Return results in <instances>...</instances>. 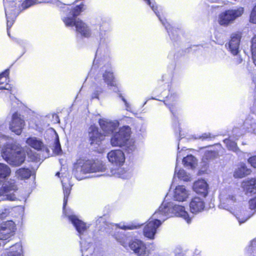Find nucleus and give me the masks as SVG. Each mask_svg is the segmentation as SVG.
<instances>
[{
	"label": "nucleus",
	"instance_id": "nucleus-1",
	"mask_svg": "<svg viewBox=\"0 0 256 256\" xmlns=\"http://www.w3.org/2000/svg\"><path fill=\"white\" fill-rule=\"evenodd\" d=\"M100 46L94 60L88 76L94 77L96 86V90L92 94V98H98L106 85L114 92H120L116 81L110 60V50L108 44L111 41L110 34L106 31L100 32Z\"/></svg>",
	"mask_w": 256,
	"mask_h": 256
},
{
	"label": "nucleus",
	"instance_id": "nucleus-2",
	"mask_svg": "<svg viewBox=\"0 0 256 256\" xmlns=\"http://www.w3.org/2000/svg\"><path fill=\"white\" fill-rule=\"evenodd\" d=\"M174 216L182 218L188 223L191 221L188 214L186 211L184 206L176 204L174 202L164 201L144 226V236L150 240H154L157 229L162 222L168 218Z\"/></svg>",
	"mask_w": 256,
	"mask_h": 256
},
{
	"label": "nucleus",
	"instance_id": "nucleus-3",
	"mask_svg": "<svg viewBox=\"0 0 256 256\" xmlns=\"http://www.w3.org/2000/svg\"><path fill=\"white\" fill-rule=\"evenodd\" d=\"M86 8V6L83 2L72 6L66 16L62 17V20L66 26H75L77 34L81 37L88 38L92 34L90 26L79 18H77Z\"/></svg>",
	"mask_w": 256,
	"mask_h": 256
},
{
	"label": "nucleus",
	"instance_id": "nucleus-4",
	"mask_svg": "<svg viewBox=\"0 0 256 256\" xmlns=\"http://www.w3.org/2000/svg\"><path fill=\"white\" fill-rule=\"evenodd\" d=\"M39 0H3L7 24V32L14 24L16 17L24 10L41 2Z\"/></svg>",
	"mask_w": 256,
	"mask_h": 256
},
{
	"label": "nucleus",
	"instance_id": "nucleus-5",
	"mask_svg": "<svg viewBox=\"0 0 256 256\" xmlns=\"http://www.w3.org/2000/svg\"><path fill=\"white\" fill-rule=\"evenodd\" d=\"M2 140L6 142L2 149V158L10 164L19 166L25 160L26 154L21 148L14 139L4 136Z\"/></svg>",
	"mask_w": 256,
	"mask_h": 256
},
{
	"label": "nucleus",
	"instance_id": "nucleus-6",
	"mask_svg": "<svg viewBox=\"0 0 256 256\" xmlns=\"http://www.w3.org/2000/svg\"><path fill=\"white\" fill-rule=\"evenodd\" d=\"M106 169V165L101 162L79 159L74 164L72 174L80 180L86 178V174L104 172Z\"/></svg>",
	"mask_w": 256,
	"mask_h": 256
},
{
	"label": "nucleus",
	"instance_id": "nucleus-7",
	"mask_svg": "<svg viewBox=\"0 0 256 256\" xmlns=\"http://www.w3.org/2000/svg\"><path fill=\"white\" fill-rule=\"evenodd\" d=\"M131 129L128 126H124L118 132L114 133L110 138L112 146L123 148L128 153L132 152L136 150L134 142L130 138Z\"/></svg>",
	"mask_w": 256,
	"mask_h": 256
},
{
	"label": "nucleus",
	"instance_id": "nucleus-8",
	"mask_svg": "<svg viewBox=\"0 0 256 256\" xmlns=\"http://www.w3.org/2000/svg\"><path fill=\"white\" fill-rule=\"evenodd\" d=\"M64 190V206H63V212L64 214L68 218L70 222H72L73 226L75 227L76 231L78 233L79 236L81 240L82 236L85 232L87 228L89 227L86 224L80 220L74 212L70 210H67L66 209V205L68 202V196L70 192L71 186L70 184L64 182V179L63 178L61 180Z\"/></svg>",
	"mask_w": 256,
	"mask_h": 256
},
{
	"label": "nucleus",
	"instance_id": "nucleus-9",
	"mask_svg": "<svg viewBox=\"0 0 256 256\" xmlns=\"http://www.w3.org/2000/svg\"><path fill=\"white\" fill-rule=\"evenodd\" d=\"M220 204L219 207L224 209L230 213L234 212L238 206V201L234 190L230 188L222 190L220 194Z\"/></svg>",
	"mask_w": 256,
	"mask_h": 256
},
{
	"label": "nucleus",
	"instance_id": "nucleus-10",
	"mask_svg": "<svg viewBox=\"0 0 256 256\" xmlns=\"http://www.w3.org/2000/svg\"><path fill=\"white\" fill-rule=\"evenodd\" d=\"M244 12V8L240 6L226 10L219 14L218 22L221 26H228L241 16Z\"/></svg>",
	"mask_w": 256,
	"mask_h": 256
},
{
	"label": "nucleus",
	"instance_id": "nucleus-11",
	"mask_svg": "<svg viewBox=\"0 0 256 256\" xmlns=\"http://www.w3.org/2000/svg\"><path fill=\"white\" fill-rule=\"evenodd\" d=\"M18 186L14 180H5L0 188V201L10 200H16L15 192L18 190Z\"/></svg>",
	"mask_w": 256,
	"mask_h": 256
},
{
	"label": "nucleus",
	"instance_id": "nucleus-12",
	"mask_svg": "<svg viewBox=\"0 0 256 256\" xmlns=\"http://www.w3.org/2000/svg\"><path fill=\"white\" fill-rule=\"evenodd\" d=\"M144 0L151 7L152 10L158 17L160 22L163 26H164L170 38L172 40H174L176 39V36L178 34V30L172 28L167 22L166 20L163 16V12L162 8L154 4H152L150 0Z\"/></svg>",
	"mask_w": 256,
	"mask_h": 256
},
{
	"label": "nucleus",
	"instance_id": "nucleus-13",
	"mask_svg": "<svg viewBox=\"0 0 256 256\" xmlns=\"http://www.w3.org/2000/svg\"><path fill=\"white\" fill-rule=\"evenodd\" d=\"M105 225L107 226L106 228V232H107L111 233L112 231L110 230V228L114 230L116 232L114 234V236L116 240L119 242L122 246H126L128 240V238L130 236H128L124 232H120V229L122 230H132L136 228L134 226H126L124 225L120 226V224H106Z\"/></svg>",
	"mask_w": 256,
	"mask_h": 256
},
{
	"label": "nucleus",
	"instance_id": "nucleus-14",
	"mask_svg": "<svg viewBox=\"0 0 256 256\" xmlns=\"http://www.w3.org/2000/svg\"><path fill=\"white\" fill-rule=\"evenodd\" d=\"M179 96L176 92L173 90H169V94L166 96L164 100L165 105L169 108L172 114L174 119V122L176 125L178 120L176 112L178 110V104Z\"/></svg>",
	"mask_w": 256,
	"mask_h": 256
},
{
	"label": "nucleus",
	"instance_id": "nucleus-15",
	"mask_svg": "<svg viewBox=\"0 0 256 256\" xmlns=\"http://www.w3.org/2000/svg\"><path fill=\"white\" fill-rule=\"evenodd\" d=\"M25 126L23 116L18 112L13 114L10 123V130L16 134L20 135Z\"/></svg>",
	"mask_w": 256,
	"mask_h": 256
},
{
	"label": "nucleus",
	"instance_id": "nucleus-16",
	"mask_svg": "<svg viewBox=\"0 0 256 256\" xmlns=\"http://www.w3.org/2000/svg\"><path fill=\"white\" fill-rule=\"evenodd\" d=\"M107 158L110 162L119 166L124 164L126 160L124 154L120 150H110L107 154Z\"/></svg>",
	"mask_w": 256,
	"mask_h": 256
},
{
	"label": "nucleus",
	"instance_id": "nucleus-17",
	"mask_svg": "<svg viewBox=\"0 0 256 256\" xmlns=\"http://www.w3.org/2000/svg\"><path fill=\"white\" fill-rule=\"evenodd\" d=\"M241 36L239 34H232L229 42L226 44V49L233 55H238L240 52Z\"/></svg>",
	"mask_w": 256,
	"mask_h": 256
},
{
	"label": "nucleus",
	"instance_id": "nucleus-18",
	"mask_svg": "<svg viewBox=\"0 0 256 256\" xmlns=\"http://www.w3.org/2000/svg\"><path fill=\"white\" fill-rule=\"evenodd\" d=\"M249 210H245L240 206L238 203V206L236 208L234 212L232 214L235 216L240 224H241L246 222L255 213V209Z\"/></svg>",
	"mask_w": 256,
	"mask_h": 256
},
{
	"label": "nucleus",
	"instance_id": "nucleus-19",
	"mask_svg": "<svg viewBox=\"0 0 256 256\" xmlns=\"http://www.w3.org/2000/svg\"><path fill=\"white\" fill-rule=\"evenodd\" d=\"M98 122L102 130L106 135L114 133L115 130L120 125L119 122L117 120H110L102 118L100 119Z\"/></svg>",
	"mask_w": 256,
	"mask_h": 256
},
{
	"label": "nucleus",
	"instance_id": "nucleus-20",
	"mask_svg": "<svg viewBox=\"0 0 256 256\" xmlns=\"http://www.w3.org/2000/svg\"><path fill=\"white\" fill-rule=\"evenodd\" d=\"M129 246L138 256H146L148 254L146 244L140 240L136 239L130 242Z\"/></svg>",
	"mask_w": 256,
	"mask_h": 256
},
{
	"label": "nucleus",
	"instance_id": "nucleus-21",
	"mask_svg": "<svg viewBox=\"0 0 256 256\" xmlns=\"http://www.w3.org/2000/svg\"><path fill=\"white\" fill-rule=\"evenodd\" d=\"M180 153L181 152L179 151L177 154L176 166L173 178V181H174L176 178L178 180L184 182L190 181L191 179L190 175L188 174L184 170L181 168L179 169L178 166V160L181 158Z\"/></svg>",
	"mask_w": 256,
	"mask_h": 256
},
{
	"label": "nucleus",
	"instance_id": "nucleus-22",
	"mask_svg": "<svg viewBox=\"0 0 256 256\" xmlns=\"http://www.w3.org/2000/svg\"><path fill=\"white\" fill-rule=\"evenodd\" d=\"M191 212L196 214L202 212L205 208V202L204 200L200 197L192 198L190 203Z\"/></svg>",
	"mask_w": 256,
	"mask_h": 256
},
{
	"label": "nucleus",
	"instance_id": "nucleus-23",
	"mask_svg": "<svg viewBox=\"0 0 256 256\" xmlns=\"http://www.w3.org/2000/svg\"><path fill=\"white\" fill-rule=\"evenodd\" d=\"M88 135L91 144L100 145L104 139V136L98 132V128L95 126H91L89 128Z\"/></svg>",
	"mask_w": 256,
	"mask_h": 256
},
{
	"label": "nucleus",
	"instance_id": "nucleus-24",
	"mask_svg": "<svg viewBox=\"0 0 256 256\" xmlns=\"http://www.w3.org/2000/svg\"><path fill=\"white\" fill-rule=\"evenodd\" d=\"M189 191L184 186H177L173 193L174 199L176 201L184 202L188 198Z\"/></svg>",
	"mask_w": 256,
	"mask_h": 256
},
{
	"label": "nucleus",
	"instance_id": "nucleus-25",
	"mask_svg": "<svg viewBox=\"0 0 256 256\" xmlns=\"http://www.w3.org/2000/svg\"><path fill=\"white\" fill-rule=\"evenodd\" d=\"M193 189L196 192L206 196L208 193V184L204 180H199L194 184Z\"/></svg>",
	"mask_w": 256,
	"mask_h": 256
},
{
	"label": "nucleus",
	"instance_id": "nucleus-26",
	"mask_svg": "<svg viewBox=\"0 0 256 256\" xmlns=\"http://www.w3.org/2000/svg\"><path fill=\"white\" fill-rule=\"evenodd\" d=\"M108 175L126 180L132 177V172L130 170H126L123 168H118L116 170H112L110 172V174Z\"/></svg>",
	"mask_w": 256,
	"mask_h": 256
},
{
	"label": "nucleus",
	"instance_id": "nucleus-27",
	"mask_svg": "<svg viewBox=\"0 0 256 256\" xmlns=\"http://www.w3.org/2000/svg\"><path fill=\"white\" fill-rule=\"evenodd\" d=\"M26 143L29 146L37 150H40L44 148V144L42 141L36 137H29L26 139Z\"/></svg>",
	"mask_w": 256,
	"mask_h": 256
},
{
	"label": "nucleus",
	"instance_id": "nucleus-28",
	"mask_svg": "<svg viewBox=\"0 0 256 256\" xmlns=\"http://www.w3.org/2000/svg\"><path fill=\"white\" fill-rule=\"evenodd\" d=\"M242 127L245 132H254L256 134V123L255 120L250 118L244 122Z\"/></svg>",
	"mask_w": 256,
	"mask_h": 256
},
{
	"label": "nucleus",
	"instance_id": "nucleus-29",
	"mask_svg": "<svg viewBox=\"0 0 256 256\" xmlns=\"http://www.w3.org/2000/svg\"><path fill=\"white\" fill-rule=\"evenodd\" d=\"M9 74L8 70H6L0 74V90H6L10 91V86L8 83V76Z\"/></svg>",
	"mask_w": 256,
	"mask_h": 256
},
{
	"label": "nucleus",
	"instance_id": "nucleus-30",
	"mask_svg": "<svg viewBox=\"0 0 256 256\" xmlns=\"http://www.w3.org/2000/svg\"><path fill=\"white\" fill-rule=\"evenodd\" d=\"M251 170L248 168L246 164H242L240 167L236 170L234 176L236 178H242L251 172Z\"/></svg>",
	"mask_w": 256,
	"mask_h": 256
},
{
	"label": "nucleus",
	"instance_id": "nucleus-31",
	"mask_svg": "<svg viewBox=\"0 0 256 256\" xmlns=\"http://www.w3.org/2000/svg\"><path fill=\"white\" fill-rule=\"evenodd\" d=\"M244 188L247 194L250 195L256 194V180L251 179L244 184Z\"/></svg>",
	"mask_w": 256,
	"mask_h": 256
},
{
	"label": "nucleus",
	"instance_id": "nucleus-32",
	"mask_svg": "<svg viewBox=\"0 0 256 256\" xmlns=\"http://www.w3.org/2000/svg\"><path fill=\"white\" fill-rule=\"evenodd\" d=\"M184 165L188 168H194L197 164V160L192 155H188L182 159Z\"/></svg>",
	"mask_w": 256,
	"mask_h": 256
},
{
	"label": "nucleus",
	"instance_id": "nucleus-33",
	"mask_svg": "<svg viewBox=\"0 0 256 256\" xmlns=\"http://www.w3.org/2000/svg\"><path fill=\"white\" fill-rule=\"evenodd\" d=\"M8 256H23L22 246L20 243H16L10 248Z\"/></svg>",
	"mask_w": 256,
	"mask_h": 256
},
{
	"label": "nucleus",
	"instance_id": "nucleus-34",
	"mask_svg": "<svg viewBox=\"0 0 256 256\" xmlns=\"http://www.w3.org/2000/svg\"><path fill=\"white\" fill-rule=\"evenodd\" d=\"M32 172L28 168H20L16 172V176L20 180L28 179L31 176Z\"/></svg>",
	"mask_w": 256,
	"mask_h": 256
},
{
	"label": "nucleus",
	"instance_id": "nucleus-35",
	"mask_svg": "<svg viewBox=\"0 0 256 256\" xmlns=\"http://www.w3.org/2000/svg\"><path fill=\"white\" fill-rule=\"evenodd\" d=\"M224 142L227 148L229 150L235 152L237 154H238L240 152V150L237 146L235 142L232 140V136L224 140Z\"/></svg>",
	"mask_w": 256,
	"mask_h": 256
},
{
	"label": "nucleus",
	"instance_id": "nucleus-36",
	"mask_svg": "<svg viewBox=\"0 0 256 256\" xmlns=\"http://www.w3.org/2000/svg\"><path fill=\"white\" fill-rule=\"evenodd\" d=\"M208 149L205 152L202 160L205 162V160H212L218 156V152L217 150H214L212 147H208Z\"/></svg>",
	"mask_w": 256,
	"mask_h": 256
},
{
	"label": "nucleus",
	"instance_id": "nucleus-37",
	"mask_svg": "<svg viewBox=\"0 0 256 256\" xmlns=\"http://www.w3.org/2000/svg\"><path fill=\"white\" fill-rule=\"evenodd\" d=\"M80 244L81 245L82 256H88V254H86L87 251H88V253H91L93 252V247L92 246V244L90 242L87 243L82 240L80 242Z\"/></svg>",
	"mask_w": 256,
	"mask_h": 256
},
{
	"label": "nucleus",
	"instance_id": "nucleus-38",
	"mask_svg": "<svg viewBox=\"0 0 256 256\" xmlns=\"http://www.w3.org/2000/svg\"><path fill=\"white\" fill-rule=\"evenodd\" d=\"M11 172L10 168L6 164L0 163V179L8 177Z\"/></svg>",
	"mask_w": 256,
	"mask_h": 256
},
{
	"label": "nucleus",
	"instance_id": "nucleus-39",
	"mask_svg": "<svg viewBox=\"0 0 256 256\" xmlns=\"http://www.w3.org/2000/svg\"><path fill=\"white\" fill-rule=\"evenodd\" d=\"M245 134L246 132L244 131L242 126H241L240 128L236 126L232 130V136L236 139H238L240 137Z\"/></svg>",
	"mask_w": 256,
	"mask_h": 256
},
{
	"label": "nucleus",
	"instance_id": "nucleus-40",
	"mask_svg": "<svg viewBox=\"0 0 256 256\" xmlns=\"http://www.w3.org/2000/svg\"><path fill=\"white\" fill-rule=\"evenodd\" d=\"M251 50L254 62L256 66V34L252 40Z\"/></svg>",
	"mask_w": 256,
	"mask_h": 256
},
{
	"label": "nucleus",
	"instance_id": "nucleus-41",
	"mask_svg": "<svg viewBox=\"0 0 256 256\" xmlns=\"http://www.w3.org/2000/svg\"><path fill=\"white\" fill-rule=\"evenodd\" d=\"M54 152L56 154H60L62 152L61 146L58 134L56 135L54 145Z\"/></svg>",
	"mask_w": 256,
	"mask_h": 256
},
{
	"label": "nucleus",
	"instance_id": "nucleus-42",
	"mask_svg": "<svg viewBox=\"0 0 256 256\" xmlns=\"http://www.w3.org/2000/svg\"><path fill=\"white\" fill-rule=\"evenodd\" d=\"M248 252L250 254H256V239L254 238L250 242L247 249Z\"/></svg>",
	"mask_w": 256,
	"mask_h": 256
},
{
	"label": "nucleus",
	"instance_id": "nucleus-43",
	"mask_svg": "<svg viewBox=\"0 0 256 256\" xmlns=\"http://www.w3.org/2000/svg\"><path fill=\"white\" fill-rule=\"evenodd\" d=\"M250 21L253 24H256V5L252 10Z\"/></svg>",
	"mask_w": 256,
	"mask_h": 256
},
{
	"label": "nucleus",
	"instance_id": "nucleus-44",
	"mask_svg": "<svg viewBox=\"0 0 256 256\" xmlns=\"http://www.w3.org/2000/svg\"><path fill=\"white\" fill-rule=\"evenodd\" d=\"M248 162L254 168H256V155L250 157L248 160Z\"/></svg>",
	"mask_w": 256,
	"mask_h": 256
},
{
	"label": "nucleus",
	"instance_id": "nucleus-45",
	"mask_svg": "<svg viewBox=\"0 0 256 256\" xmlns=\"http://www.w3.org/2000/svg\"><path fill=\"white\" fill-rule=\"evenodd\" d=\"M248 206L250 209H256V197L249 200Z\"/></svg>",
	"mask_w": 256,
	"mask_h": 256
},
{
	"label": "nucleus",
	"instance_id": "nucleus-46",
	"mask_svg": "<svg viewBox=\"0 0 256 256\" xmlns=\"http://www.w3.org/2000/svg\"><path fill=\"white\" fill-rule=\"evenodd\" d=\"M119 96L122 98V100L124 103V105H125L126 108V110H128V111L130 110V104L127 102L126 100L122 96V95L121 94H119Z\"/></svg>",
	"mask_w": 256,
	"mask_h": 256
},
{
	"label": "nucleus",
	"instance_id": "nucleus-47",
	"mask_svg": "<svg viewBox=\"0 0 256 256\" xmlns=\"http://www.w3.org/2000/svg\"><path fill=\"white\" fill-rule=\"evenodd\" d=\"M234 56H236V58L234 59V62L236 64H238L242 62V59L239 55V54L238 55H234Z\"/></svg>",
	"mask_w": 256,
	"mask_h": 256
},
{
	"label": "nucleus",
	"instance_id": "nucleus-48",
	"mask_svg": "<svg viewBox=\"0 0 256 256\" xmlns=\"http://www.w3.org/2000/svg\"><path fill=\"white\" fill-rule=\"evenodd\" d=\"M214 136H212L210 134H204L201 136L200 137V138H202V140L207 139L208 138H214Z\"/></svg>",
	"mask_w": 256,
	"mask_h": 256
},
{
	"label": "nucleus",
	"instance_id": "nucleus-49",
	"mask_svg": "<svg viewBox=\"0 0 256 256\" xmlns=\"http://www.w3.org/2000/svg\"><path fill=\"white\" fill-rule=\"evenodd\" d=\"M5 214L4 213V212H2L0 214V218H2L3 217V215H4Z\"/></svg>",
	"mask_w": 256,
	"mask_h": 256
},
{
	"label": "nucleus",
	"instance_id": "nucleus-50",
	"mask_svg": "<svg viewBox=\"0 0 256 256\" xmlns=\"http://www.w3.org/2000/svg\"><path fill=\"white\" fill-rule=\"evenodd\" d=\"M210 2H216L217 1H218V0H210Z\"/></svg>",
	"mask_w": 256,
	"mask_h": 256
},
{
	"label": "nucleus",
	"instance_id": "nucleus-51",
	"mask_svg": "<svg viewBox=\"0 0 256 256\" xmlns=\"http://www.w3.org/2000/svg\"><path fill=\"white\" fill-rule=\"evenodd\" d=\"M178 130L180 134V128L179 127V124L178 125Z\"/></svg>",
	"mask_w": 256,
	"mask_h": 256
},
{
	"label": "nucleus",
	"instance_id": "nucleus-52",
	"mask_svg": "<svg viewBox=\"0 0 256 256\" xmlns=\"http://www.w3.org/2000/svg\"><path fill=\"white\" fill-rule=\"evenodd\" d=\"M60 173L59 172H56V175L58 176H60Z\"/></svg>",
	"mask_w": 256,
	"mask_h": 256
},
{
	"label": "nucleus",
	"instance_id": "nucleus-53",
	"mask_svg": "<svg viewBox=\"0 0 256 256\" xmlns=\"http://www.w3.org/2000/svg\"><path fill=\"white\" fill-rule=\"evenodd\" d=\"M103 220V218H100V221H101V220Z\"/></svg>",
	"mask_w": 256,
	"mask_h": 256
},
{
	"label": "nucleus",
	"instance_id": "nucleus-54",
	"mask_svg": "<svg viewBox=\"0 0 256 256\" xmlns=\"http://www.w3.org/2000/svg\"><path fill=\"white\" fill-rule=\"evenodd\" d=\"M174 256H180V254H176V255Z\"/></svg>",
	"mask_w": 256,
	"mask_h": 256
},
{
	"label": "nucleus",
	"instance_id": "nucleus-55",
	"mask_svg": "<svg viewBox=\"0 0 256 256\" xmlns=\"http://www.w3.org/2000/svg\"><path fill=\"white\" fill-rule=\"evenodd\" d=\"M180 149V148H179V144H178V150Z\"/></svg>",
	"mask_w": 256,
	"mask_h": 256
},
{
	"label": "nucleus",
	"instance_id": "nucleus-56",
	"mask_svg": "<svg viewBox=\"0 0 256 256\" xmlns=\"http://www.w3.org/2000/svg\"><path fill=\"white\" fill-rule=\"evenodd\" d=\"M1 142H0V143H1Z\"/></svg>",
	"mask_w": 256,
	"mask_h": 256
}]
</instances>
